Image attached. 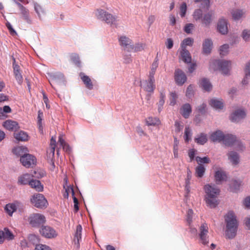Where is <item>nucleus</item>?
<instances>
[{
  "mask_svg": "<svg viewBox=\"0 0 250 250\" xmlns=\"http://www.w3.org/2000/svg\"><path fill=\"white\" fill-rule=\"evenodd\" d=\"M224 218L226 224V236L228 238L232 239L236 235L238 226L236 216L233 211L229 210Z\"/></svg>",
  "mask_w": 250,
  "mask_h": 250,
  "instance_id": "f257e3e1",
  "label": "nucleus"
},
{
  "mask_svg": "<svg viewBox=\"0 0 250 250\" xmlns=\"http://www.w3.org/2000/svg\"><path fill=\"white\" fill-rule=\"evenodd\" d=\"M204 190L206 193L205 198L208 203H213L215 200L220 194V190L214 185L207 184L204 187Z\"/></svg>",
  "mask_w": 250,
  "mask_h": 250,
  "instance_id": "f03ea898",
  "label": "nucleus"
},
{
  "mask_svg": "<svg viewBox=\"0 0 250 250\" xmlns=\"http://www.w3.org/2000/svg\"><path fill=\"white\" fill-rule=\"evenodd\" d=\"M230 62L227 61L213 60L210 64L214 70H219L224 74H228L230 68Z\"/></svg>",
  "mask_w": 250,
  "mask_h": 250,
  "instance_id": "7ed1b4c3",
  "label": "nucleus"
},
{
  "mask_svg": "<svg viewBox=\"0 0 250 250\" xmlns=\"http://www.w3.org/2000/svg\"><path fill=\"white\" fill-rule=\"evenodd\" d=\"M208 233V224L205 222L202 223L199 228L197 236L199 237V242L203 245H208L209 243Z\"/></svg>",
  "mask_w": 250,
  "mask_h": 250,
  "instance_id": "20e7f679",
  "label": "nucleus"
},
{
  "mask_svg": "<svg viewBox=\"0 0 250 250\" xmlns=\"http://www.w3.org/2000/svg\"><path fill=\"white\" fill-rule=\"evenodd\" d=\"M96 15L98 19L104 21L107 24H116L117 17L112 15L103 9H98Z\"/></svg>",
  "mask_w": 250,
  "mask_h": 250,
  "instance_id": "39448f33",
  "label": "nucleus"
},
{
  "mask_svg": "<svg viewBox=\"0 0 250 250\" xmlns=\"http://www.w3.org/2000/svg\"><path fill=\"white\" fill-rule=\"evenodd\" d=\"M28 221L32 227H39L45 222V217L40 213H33L29 216Z\"/></svg>",
  "mask_w": 250,
  "mask_h": 250,
  "instance_id": "423d86ee",
  "label": "nucleus"
},
{
  "mask_svg": "<svg viewBox=\"0 0 250 250\" xmlns=\"http://www.w3.org/2000/svg\"><path fill=\"white\" fill-rule=\"evenodd\" d=\"M40 232L42 236L49 239L56 238L58 234L54 228L48 226H42Z\"/></svg>",
  "mask_w": 250,
  "mask_h": 250,
  "instance_id": "0eeeda50",
  "label": "nucleus"
},
{
  "mask_svg": "<svg viewBox=\"0 0 250 250\" xmlns=\"http://www.w3.org/2000/svg\"><path fill=\"white\" fill-rule=\"evenodd\" d=\"M245 110L242 108L235 110L230 115L229 119L232 122L237 123L246 116Z\"/></svg>",
  "mask_w": 250,
  "mask_h": 250,
  "instance_id": "6e6552de",
  "label": "nucleus"
},
{
  "mask_svg": "<svg viewBox=\"0 0 250 250\" xmlns=\"http://www.w3.org/2000/svg\"><path fill=\"white\" fill-rule=\"evenodd\" d=\"M15 3L20 9L22 19L28 24H32V20L30 16L29 10L20 2L15 1Z\"/></svg>",
  "mask_w": 250,
  "mask_h": 250,
  "instance_id": "1a4fd4ad",
  "label": "nucleus"
},
{
  "mask_svg": "<svg viewBox=\"0 0 250 250\" xmlns=\"http://www.w3.org/2000/svg\"><path fill=\"white\" fill-rule=\"evenodd\" d=\"M37 172L36 171H34V174H29L28 173L22 174L18 178V183L19 185H26L29 183L30 181L31 177H35L37 178H40L43 176V174H40V176L37 175Z\"/></svg>",
  "mask_w": 250,
  "mask_h": 250,
  "instance_id": "9d476101",
  "label": "nucleus"
},
{
  "mask_svg": "<svg viewBox=\"0 0 250 250\" xmlns=\"http://www.w3.org/2000/svg\"><path fill=\"white\" fill-rule=\"evenodd\" d=\"M20 161L24 167L29 168L35 165L36 159L32 155L27 154L24 156H22L21 157Z\"/></svg>",
  "mask_w": 250,
  "mask_h": 250,
  "instance_id": "9b49d317",
  "label": "nucleus"
},
{
  "mask_svg": "<svg viewBox=\"0 0 250 250\" xmlns=\"http://www.w3.org/2000/svg\"><path fill=\"white\" fill-rule=\"evenodd\" d=\"M119 42L120 45L124 47L125 50L128 52L131 51V49L133 48L132 47V41L130 39L126 36H121L119 38Z\"/></svg>",
  "mask_w": 250,
  "mask_h": 250,
  "instance_id": "f8f14e48",
  "label": "nucleus"
},
{
  "mask_svg": "<svg viewBox=\"0 0 250 250\" xmlns=\"http://www.w3.org/2000/svg\"><path fill=\"white\" fill-rule=\"evenodd\" d=\"M16 61L13 59V67L14 70V75L18 83L21 84L23 82V77L21 73L20 67L15 63Z\"/></svg>",
  "mask_w": 250,
  "mask_h": 250,
  "instance_id": "ddd939ff",
  "label": "nucleus"
},
{
  "mask_svg": "<svg viewBox=\"0 0 250 250\" xmlns=\"http://www.w3.org/2000/svg\"><path fill=\"white\" fill-rule=\"evenodd\" d=\"M175 79L176 83L179 85H183L187 80L185 74L180 69H177L175 72Z\"/></svg>",
  "mask_w": 250,
  "mask_h": 250,
  "instance_id": "4468645a",
  "label": "nucleus"
},
{
  "mask_svg": "<svg viewBox=\"0 0 250 250\" xmlns=\"http://www.w3.org/2000/svg\"><path fill=\"white\" fill-rule=\"evenodd\" d=\"M154 82L155 81H151L148 79V81L143 82L141 84V86L144 90L148 92L153 93L155 88Z\"/></svg>",
  "mask_w": 250,
  "mask_h": 250,
  "instance_id": "2eb2a0df",
  "label": "nucleus"
},
{
  "mask_svg": "<svg viewBox=\"0 0 250 250\" xmlns=\"http://www.w3.org/2000/svg\"><path fill=\"white\" fill-rule=\"evenodd\" d=\"M215 180L217 184H220L222 182L226 181L228 177L225 171L222 169L216 171L214 175Z\"/></svg>",
  "mask_w": 250,
  "mask_h": 250,
  "instance_id": "dca6fc26",
  "label": "nucleus"
},
{
  "mask_svg": "<svg viewBox=\"0 0 250 250\" xmlns=\"http://www.w3.org/2000/svg\"><path fill=\"white\" fill-rule=\"evenodd\" d=\"M3 126L11 131H16L19 128V125L16 122L10 120L5 121L3 124Z\"/></svg>",
  "mask_w": 250,
  "mask_h": 250,
  "instance_id": "f3484780",
  "label": "nucleus"
},
{
  "mask_svg": "<svg viewBox=\"0 0 250 250\" xmlns=\"http://www.w3.org/2000/svg\"><path fill=\"white\" fill-rule=\"evenodd\" d=\"M223 142L224 144H225L227 146H233L235 142H236L237 139L235 136H233L231 134H227L226 135H224Z\"/></svg>",
  "mask_w": 250,
  "mask_h": 250,
  "instance_id": "a211bd4d",
  "label": "nucleus"
},
{
  "mask_svg": "<svg viewBox=\"0 0 250 250\" xmlns=\"http://www.w3.org/2000/svg\"><path fill=\"white\" fill-rule=\"evenodd\" d=\"M217 29L222 34H226L228 33V29L227 23L225 19H220L218 23Z\"/></svg>",
  "mask_w": 250,
  "mask_h": 250,
  "instance_id": "6ab92c4d",
  "label": "nucleus"
},
{
  "mask_svg": "<svg viewBox=\"0 0 250 250\" xmlns=\"http://www.w3.org/2000/svg\"><path fill=\"white\" fill-rule=\"evenodd\" d=\"M64 182L65 183V184L63 185L64 191L63 193V197L64 199H67L70 194H71L72 196H73L74 191L72 187L67 185V178H65L64 179Z\"/></svg>",
  "mask_w": 250,
  "mask_h": 250,
  "instance_id": "aec40b11",
  "label": "nucleus"
},
{
  "mask_svg": "<svg viewBox=\"0 0 250 250\" xmlns=\"http://www.w3.org/2000/svg\"><path fill=\"white\" fill-rule=\"evenodd\" d=\"M191 111V107L189 104H184L180 109L181 114L186 119L189 117Z\"/></svg>",
  "mask_w": 250,
  "mask_h": 250,
  "instance_id": "412c9836",
  "label": "nucleus"
},
{
  "mask_svg": "<svg viewBox=\"0 0 250 250\" xmlns=\"http://www.w3.org/2000/svg\"><path fill=\"white\" fill-rule=\"evenodd\" d=\"M82 227L81 225L77 226L74 235V241L76 244L77 245V247H80V242L82 239Z\"/></svg>",
  "mask_w": 250,
  "mask_h": 250,
  "instance_id": "4be33fe9",
  "label": "nucleus"
},
{
  "mask_svg": "<svg viewBox=\"0 0 250 250\" xmlns=\"http://www.w3.org/2000/svg\"><path fill=\"white\" fill-rule=\"evenodd\" d=\"M15 138L19 141L25 142L28 140L29 136L27 133L23 131H20L14 133Z\"/></svg>",
  "mask_w": 250,
  "mask_h": 250,
  "instance_id": "5701e85b",
  "label": "nucleus"
},
{
  "mask_svg": "<svg viewBox=\"0 0 250 250\" xmlns=\"http://www.w3.org/2000/svg\"><path fill=\"white\" fill-rule=\"evenodd\" d=\"M212 47V42L210 39H206L203 44V52L204 54H208L211 52Z\"/></svg>",
  "mask_w": 250,
  "mask_h": 250,
  "instance_id": "b1692460",
  "label": "nucleus"
},
{
  "mask_svg": "<svg viewBox=\"0 0 250 250\" xmlns=\"http://www.w3.org/2000/svg\"><path fill=\"white\" fill-rule=\"evenodd\" d=\"M31 201L32 203H46L47 202L43 195L40 193L34 194L32 198L31 199Z\"/></svg>",
  "mask_w": 250,
  "mask_h": 250,
  "instance_id": "393cba45",
  "label": "nucleus"
},
{
  "mask_svg": "<svg viewBox=\"0 0 250 250\" xmlns=\"http://www.w3.org/2000/svg\"><path fill=\"white\" fill-rule=\"evenodd\" d=\"M229 159L232 165H237L239 163V156L238 153L234 151H230L228 153Z\"/></svg>",
  "mask_w": 250,
  "mask_h": 250,
  "instance_id": "a878e982",
  "label": "nucleus"
},
{
  "mask_svg": "<svg viewBox=\"0 0 250 250\" xmlns=\"http://www.w3.org/2000/svg\"><path fill=\"white\" fill-rule=\"evenodd\" d=\"M181 56L182 60L185 63H188L191 62V57L190 54L186 48L182 49Z\"/></svg>",
  "mask_w": 250,
  "mask_h": 250,
  "instance_id": "bb28decb",
  "label": "nucleus"
},
{
  "mask_svg": "<svg viewBox=\"0 0 250 250\" xmlns=\"http://www.w3.org/2000/svg\"><path fill=\"white\" fill-rule=\"evenodd\" d=\"M28 151L27 148L23 146H18L13 150V152L14 154L18 156H21V157L27 154L26 153Z\"/></svg>",
  "mask_w": 250,
  "mask_h": 250,
  "instance_id": "cd10ccee",
  "label": "nucleus"
},
{
  "mask_svg": "<svg viewBox=\"0 0 250 250\" xmlns=\"http://www.w3.org/2000/svg\"><path fill=\"white\" fill-rule=\"evenodd\" d=\"M29 185L31 188H35L38 191H42L43 190V186L39 180H31L29 182Z\"/></svg>",
  "mask_w": 250,
  "mask_h": 250,
  "instance_id": "c85d7f7f",
  "label": "nucleus"
},
{
  "mask_svg": "<svg viewBox=\"0 0 250 250\" xmlns=\"http://www.w3.org/2000/svg\"><path fill=\"white\" fill-rule=\"evenodd\" d=\"M223 133L220 130L213 132L210 137V139L213 142H221L223 140Z\"/></svg>",
  "mask_w": 250,
  "mask_h": 250,
  "instance_id": "c756f323",
  "label": "nucleus"
},
{
  "mask_svg": "<svg viewBox=\"0 0 250 250\" xmlns=\"http://www.w3.org/2000/svg\"><path fill=\"white\" fill-rule=\"evenodd\" d=\"M200 84L202 87L207 91H209L212 89L211 84L209 81L206 78H203L201 80Z\"/></svg>",
  "mask_w": 250,
  "mask_h": 250,
  "instance_id": "7c9ffc66",
  "label": "nucleus"
},
{
  "mask_svg": "<svg viewBox=\"0 0 250 250\" xmlns=\"http://www.w3.org/2000/svg\"><path fill=\"white\" fill-rule=\"evenodd\" d=\"M81 77L85 86L89 89H92L93 88V84L90 78L84 74H81Z\"/></svg>",
  "mask_w": 250,
  "mask_h": 250,
  "instance_id": "2f4dec72",
  "label": "nucleus"
},
{
  "mask_svg": "<svg viewBox=\"0 0 250 250\" xmlns=\"http://www.w3.org/2000/svg\"><path fill=\"white\" fill-rule=\"evenodd\" d=\"M17 209V204H6L4 208L5 212L10 216H12L13 212Z\"/></svg>",
  "mask_w": 250,
  "mask_h": 250,
  "instance_id": "473e14b6",
  "label": "nucleus"
},
{
  "mask_svg": "<svg viewBox=\"0 0 250 250\" xmlns=\"http://www.w3.org/2000/svg\"><path fill=\"white\" fill-rule=\"evenodd\" d=\"M212 15V13L209 12L204 15L203 18L202 19V22L205 26H209L211 22Z\"/></svg>",
  "mask_w": 250,
  "mask_h": 250,
  "instance_id": "72a5a7b5",
  "label": "nucleus"
},
{
  "mask_svg": "<svg viewBox=\"0 0 250 250\" xmlns=\"http://www.w3.org/2000/svg\"><path fill=\"white\" fill-rule=\"evenodd\" d=\"M209 104L215 109H222L224 106L222 101L216 99H211L210 101Z\"/></svg>",
  "mask_w": 250,
  "mask_h": 250,
  "instance_id": "f704fd0d",
  "label": "nucleus"
},
{
  "mask_svg": "<svg viewBox=\"0 0 250 250\" xmlns=\"http://www.w3.org/2000/svg\"><path fill=\"white\" fill-rule=\"evenodd\" d=\"M56 142L55 139L52 137L50 143V148L47 151V153L51 154L52 157L54 156L55 148L56 146Z\"/></svg>",
  "mask_w": 250,
  "mask_h": 250,
  "instance_id": "c9c22d12",
  "label": "nucleus"
},
{
  "mask_svg": "<svg viewBox=\"0 0 250 250\" xmlns=\"http://www.w3.org/2000/svg\"><path fill=\"white\" fill-rule=\"evenodd\" d=\"M246 76L242 81L243 85H246L248 83V78L250 76V61L247 63L245 68Z\"/></svg>",
  "mask_w": 250,
  "mask_h": 250,
  "instance_id": "e433bc0d",
  "label": "nucleus"
},
{
  "mask_svg": "<svg viewBox=\"0 0 250 250\" xmlns=\"http://www.w3.org/2000/svg\"><path fill=\"white\" fill-rule=\"evenodd\" d=\"M146 123L148 125H158L161 122L159 119L157 118L149 117L146 120Z\"/></svg>",
  "mask_w": 250,
  "mask_h": 250,
  "instance_id": "4c0bfd02",
  "label": "nucleus"
},
{
  "mask_svg": "<svg viewBox=\"0 0 250 250\" xmlns=\"http://www.w3.org/2000/svg\"><path fill=\"white\" fill-rule=\"evenodd\" d=\"M195 172L197 177L201 178L205 172V168L202 165H198L196 168Z\"/></svg>",
  "mask_w": 250,
  "mask_h": 250,
  "instance_id": "58836bf2",
  "label": "nucleus"
},
{
  "mask_svg": "<svg viewBox=\"0 0 250 250\" xmlns=\"http://www.w3.org/2000/svg\"><path fill=\"white\" fill-rule=\"evenodd\" d=\"M241 186V182L233 180L231 182L230 188L233 192H236L239 189Z\"/></svg>",
  "mask_w": 250,
  "mask_h": 250,
  "instance_id": "ea45409f",
  "label": "nucleus"
},
{
  "mask_svg": "<svg viewBox=\"0 0 250 250\" xmlns=\"http://www.w3.org/2000/svg\"><path fill=\"white\" fill-rule=\"evenodd\" d=\"M231 14L234 20H238L243 16L244 13L242 10L236 9L232 10Z\"/></svg>",
  "mask_w": 250,
  "mask_h": 250,
  "instance_id": "a19ab883",
  "label": "nucleus"
},
{
  "mask_svg": "<svg viewBox=\"0 0 250 250\" xmlns=\"http://www.w3.org/2000/svg\"><path fill=\"white\" fill-rule=\"evenodd\" d=\"M34 5L35 11L40 18L41 15H43L45 13V11L42 7L37 2H35Z\"/></svg>",
  "mask_w": 250,
  "mask_h": 250,
  "instance_id": "79ce46f5",
  "label": "nucleus"
},
{
  "mask_svg": "<svg viewBox=\"0 0 250 250\" xmlns=\"http://www.w3.org/2000/svg\"><path fill=\"white\" fill-rule=\"evenodd\" d=\"M193 43V39L190 38H188L185 39L182 42L181 44V47L182 49L186 48V46H192Z\"/></svg>",
  "mask_w": 250,
  "mask_h": 250,
  "instance_id": "37998d69",
  "label": "nucleus"
},
{
  "mask_svg": "<svg viewBox=\"0 0 250 250\" xmlns=\"http://www.w3.org/2000/svg\"><path fill=\"white\" fill-rule=\"evenodd\" d=\"M165 93L162 91L160 92V100L158 103V110L160 111L165 103Z\"/></svg>",
  "mask_w": 250,
  "mask_h": 250,
  "instance_id": "c03bdc74",
  "label": "nucleus"
},
{
  "mask_svg": "<svg viewBox=\"0 0 250 250\" xmlns=\"http://www.w3.org/2000/svg\"><path fill=\"white\" fill-rule=\"evenodd\" d=\"M193 215V211L191 209H188L186 216V221L188 225H190L192 223V218Z\"/></svg>",
  "mask_w": 250,
  "mask_h": 250,
  "instance_id": "a18cd8bd",
  "label": "nucleus"
},
{
  "mask_svg": "<svg viewBox=\"0 0 250 250\" xmlns=\"http://www.w3.org/2000/svg\"><path fill=\"white\" fill-rule=\"evenodd\" d=\"M207 140V136L204 134H201L200 136L195 139V142L200 145H204Z\"/></svg>",
  "mask_w": 250,
  "mask_h": 250,
  "instance_id": "49530a36",
  "label": "nucleus"
},
{
  "mask_svg": "<svg viewBox=\"0 0 250 250\" xmlns=\"http://www.w3.org/2000/svg\"><path fill=\"white\" fill-rule=\"evenodd\" d=\"M192 133L189 127L186 126L185 130V140L186 142H188L190 140Z\"/></svg>",
  "mask_w": 250,
  "mask_h": 250,
  "instance_id": "de8ad7c7",
  "label": "nucleus"
},
{
  "mask_svg": "<svg viewBox=\"0 0 250 250\" xmlns=\"http://www.w3.org/2000/svg\"><path fill=\"white\" fill-rule=\"evenodd\" d=\"M146 45L144 43H137L135 46L132 44V49L131 51L138 52L141 51L144 49Z\"/></svg>",
  "mask_w": 250,
  "mask_h": 250,
  "instance_id": "09e8293b",
  "label": "nucleus"
},
{
  "mask_svg": "<svg viewBox=\"0 0 250 250\" xmlns=\"http://www.w3.org/2000/svg\"><path fill=\"white\" fill-rule=\"evenodd\" d=\"M234 148L238 151H243L245 147L242 143L239 140L236 141L233 145Z\"/></svg>",
  "mask_w": 250,
  "mask_h": 250,
  "instance_id": "8fccbe9b",
  "label": "nucleus"
},
{
  "mask_svg": "<svg viewBox=\"0 0 250 250\" xmlns=\"http://www.w3.org/2000/svg\"><path fill=\"white\" fill-rule=\"evenodd\" d=\"M3 231L4 240H12L14 238V235L7 228H5Z\"/></svg>",
  "mask_w": 250,
  "mask_h": 250,
  "instance_id": "3c124183",
  "label": "nucleus"
},
{
  "mask_svg": "<svg viewBox=\"0 0 250 250\" xmlns=\"http://www.w3.org/2000/svg\"><path fill=\"white\" fill-rule=\"evenodd\" d=\"M178 98V96L175 92H172L170 93V105L173 106L176 103V100Z\"/></svg>",
  "mask_w": 250,
  "mask_h": 250,
  "instance_id": "603ef678",
  "label": "nucleus"
},
{
  "mask_svg": "<svg viewBox=\"0 0 250 250\" xmlns=\"http://www.w3.org/2000/svg\"><path fill=\"white\" fill-rule=\"evenodd\" d=\"M196 160L199 165H202V163L208 164L210 162L209 159L207 157L201 158L200 157L197 156L196 157Z\"/></svg>",
  "mask_w": 250,
  "mask_h": 250,
  "instance_id": "864d4df0",
  "label": "nucleus"
},
{
  "mask_svg": "<svg viewBox=\"0 0 250 250\" xmlns=\"http://www.w3.org/2000/svg\"><path fill=\"white\" fill-rule=\"evenodd\" d=\"M229 46L227 44H225L221 46L220 49V54L222 56H225L229 51Z\"/></svg>",
  "mask_w": 250,
  "mask_h": 250,
  "instance_id": "5fc2aeb1",
  "label": "nucleus"
},
{
  "mask_svg": "<svg viewBox=\"0 0 250 250\" xmlns=\"http://www.w3.org/2000/svg\"><path fill=\"white\" fill-rule=\"evenodd\" d=\"M193 18L195 20L198 21L202 18V11L201 9H197L195 10L193 14Z\"/></svg>",
  "mask_w": 250,
  "mask_h": 250,
  "instance_id": "6e6d98bb",
  "label": "nucleus"
},
{
  "mask_svg": "<svg viewBox=\"0 0 250 250\" xmlns=\"http://www.w3.org/2000/svg\"><path fill=\"white\" fill-rule=\"evenodd\" d=\"M187 10V6L185 2L182 3L180 7V14L182 17H185Z\"/></svg>",
  "mask_w": 250,
  "mask_h": 250,
  "instance_id": "4d7b16f0",
  "label": "nucleus"
},
{
  "mask_svg": "<svg viewBox=\"0 0 250 250\" xmlns=\"http://www.w3.org/2000/svg\"><path fill=\"white\" fill-rule=\"evenodd\" d=\"M242 37L245 41H249L250 39V30H244L242 34Z\"/></svg>",
  "mask_w": 250,
  "mask_h": 250,
  "instance_id": "13d9d810",
  "label": "nucleus"
},
{
  "mask_svg": "<svg viewBox=\"0 0 250 250\" xmlns=\"http://www.w3.org/2000/svg\"><path fill=\"white\" fill-rule=\"evenodd\" d=\"M35 250H52L48 246L43 244H39L36 245Z\"/></svg>",
  "mask_w": 250,
  "mask_h": 250,
  "instance_id": "bf43d9fd",
  "label": "nucleus"
},
{
  "mask_svg": "<svg viewBox=\"0 0 250 250\" xmlns=\"http://www.w3.org/2000/svg\"><path fill=\"white\" fill-rule=\"evenodd\" d=\"M188 229H189L190 233L193 236H197V229L193 227L192 225V223L190 225H188Z\"/></svg>",
  "mask_w": 250,
  "mask_h": 250,
  "instance_id": "052dcab7",
  "label": "nucleus"
},
{
  "mask_svg": "<svg viewBox=\"0 0 250 250\" xmlns=\"http://www.w3.org/2000/svg\"><path fill=\"white\" fill-rule=\"evenodd\" d=\"M194 86L192 84H190L187 88L186 91V96L190 98L193 95Z\"/></svg>",
  "mask_w": 250,
  "mask_h": 250,
  "instance_id": "680f3d73",
  "label": "nucleus"
},
{
  "mask_svg": "<svg viewBox=\"0 0 250 250\" xmlns=\"http://www.w3.org/2000/svg\"><path fill=\"white\" fill-rule=\"evenodd\" d=\"M194 26L192 23H188L186 25L184 28V31L188 34H190L191 30L193 29Z\"/></svg>",
  "mask_w": 250,
  "mask_h": 250,
  "instance_id": "e2e57ef3",
  "label": "nucleus"
},
{
  "mask_svg": "<svg viewBox=\"0 0 250 250\" xmlns=\"http://www.w3.org/2000/svg\"><path fill=\"white\" fill-rule=\"evenodd\" d=\"M6 26L7 27V28L8 29V30H9V32H10V33L11 34V35H12V36H14V35H17L16 32L13 28L12 25H11V24L9 22H7L6 23Z\"/></svg>",
  "mask_w": 250,
  "mask_h": 250,
  "instance_id": "0e129e2a",
  "label": "nucleus"
},
{
  "mask_svg": "<svg viewBox=\"0 0 250 250\" xmlns=\"http://www.w3.org/2000/svg\"><path fill=\"white\" fill-rule=\"evenodd\" d=\"M195 3L198 2H202V4L204 5V6L207 7V8H208L209 7V3L210 0H193Z\"/></svg>",
  "mask_w": 250,
  "mask_h": 250,
  "instance_id": "69168bd1",
  "label": "nucleus"
},
{
  "mask_svg": "<svg viewBox=\"0 0 250 250\" xmlns=\"http://www.w3.org/2000/svg\"><path fill=\"white\" fill-rule=\"evenodd\" d=\"M196 150L194 149H191L189 150L188 151V156L190 159V162H191L194 158L195 155Z\"/></svg>",
  "mask_w": 250,
  "mask_h": 250,
  "instance_id": "338daca9",
  "label": "nucleus"
},
{
  "mask_svg": "<svg viewBox=\"0 0 250 250\" xmlns=\"http://www.w3.org/2000/svg\"><path fill=\"white\" fill-rule=\"evenodd\" d=\"M206 107V105L205 104H202L197 107V109L199 113L202 114L205 112Z\"/></svg>",
  "mask_w": 250,
  "mask_h": 250,
  "instance_id": "774afa93",
  "label": "nucleus"
}]
</instances>
